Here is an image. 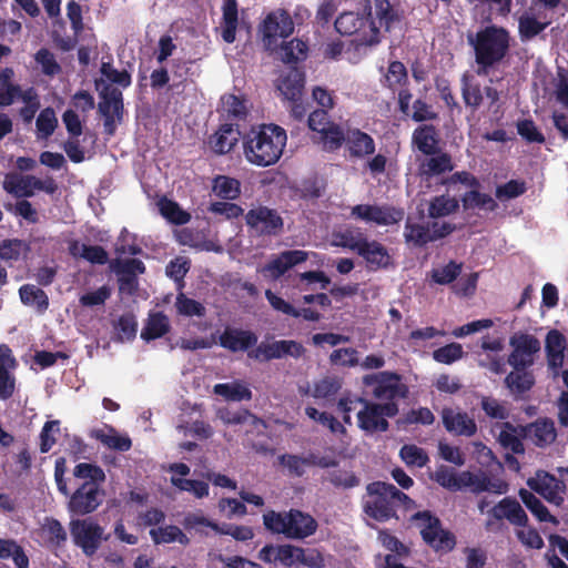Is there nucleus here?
<instances>
[{
    "label": "nucleus",
    "instance_id": "39",
    "mask_svg": "<svg viewBox=\"0 0 568 568\" xmlns=\"http://www.w3.org/2000/svg\"><path fill=\"white\" fill-rule=\"evenodd\" d=\"M29 251V244L20 239H6L0 242V260L9 265L18 262Z\"/></svg>",
    "mask_w": 568,
    "mask_h": 568
},
{
    "label": "nucleus",
    "instance_id": "52",
    "mask_svg": "<svg viewBox=\"0 0 568 568\" xmlns=\"http://www.w3.org/2000/svg\"><path fill=\"white\" fill-rule=\"evenodd\" d=\"M214 193L223 200H235L240 195V182L236 179L219 175L214 180Z\"/></svg>",
    "mask_w": 568,
    "mask_h": 568
},
{
    "label": "nucleus",
    "instance_id": "53",
    "mask_svg": "<svg viewBox=\"0 0 568 568\" xmlns=\"http://www.w3.org/2000/svg\"><path fill=\"white\" fill-rule=\"evenodd\" d=\"M305 414L308 418L327 427L333 434H346L345 426L329 413L318 412L315 407L307 406L305 408Z\"/></svg>",
    "mask_w": 568,
    "mask_h": 568
},
{
    "label": "nucleus",
    "instance_id": "23",
    "mask_svg": "<svg viewBox=\"0 0 568 568\" xmlns=\"http://www.w3.org/2000/svg\"><path fill=\"white\" fill-rule=\"evenodd\" d=\"M369 271L388 268L393 264L388 248L376 240L365 239L357 253Z\"/></svg>",
    "mask_w": 568,
    "mask_h": 568
},
{
    "label": "nucleus",
    "instance_id": "1",
    "mask_svg": "<svg viewBox=\"0 0 568 568\" xmlns=\"http://www.w3.org/2000/svg\"><path fill=\"white\" fill-rule=\"evenodd\" d=\"M100 71L109 82L95 80V89L100 98L98 112L103 118L104 134L113 136L116 125L122 123L124 115L123 94L120 88H129L132 78L126 70L119 71L108 62L102 63Z\"/></svg>",
    "mask_w": 568,
    "mask_h": 568
},
{
    "label": "nucleus",
    "instance_id": "6",
    "mask_svg": "<svg viewBox=\"0 0 568 568\" xmlns=\"http://www.w3.org/2000/svg\"><path fill=\"white\" fill-rule=\"evenodd\" d=\"M366 491L368 499L364 503V511L368 517L379 523L398 519L393 484L373 481L366 486Z\"/></svg>",
    "mask_w": 568,
    "mask_h": 568
},
{
    "label": "nucleus",
    "instance_id": "22",
    "mask_svg": "<svg viewBox=\"0 0 568 568\" xmlns=\"http://www.w3.org/2000/svg\"><path fill=\"white\" fill-rule=\"evenodd\" d=\"M257 339V335L251 329L226 327L219 336V344L232 353H239L256 346Z\"/></svg>",
    "mask_w": 568,
    "mask_h": 568
},
{
    "label": "nucleus",
    "instance_id": "46",
    "mask_svg": "<svg viewBox=\"0 0 568 568\" xmlns=\"http://www.w3.org/2000/svg\"><path fill=\"white\" fill-rule=\"evenodd\" d=\"M21 302L26 305H36L39 312H44L49 307L47 293L34 285L24 284L19 288Z\"/></svg>",
    "mask_w": 568,
    "mask_h": 568
},
{
    "label": "nucleus",
    "instance_id": "40",
    "mask_svg": "<svg viewBox=\"0 0 568 568\" xmlns=\"http://www.w3.org/2000/svg\"><path fill=\"white\" fill-rule=\"evenodd\" d=\"M505 384L515 395L529 392L535 385V377L527 369H514L505 377Z\"/></svg>",
    "mask_w": 568,
    "mask_h": 568
},
{
    "label": "nucleus",
    "instance_id": "31",
    "mask_svg": "<svg viewBox=\"0 0 568 568\" xmlns=\"http://www.w3.org/2000/svg\"><path fill=\"white\" fill-rule=\"evenodd\" d=\"M566 339L562 333L557 329H551L548 332L546 336V355L548 366L557 371L564 365V351H565Z\"/></svg>",
    "mask_w": 568,
    "mask_h": 568
},
{
    "label": "nucleus",
    "instance_id": "8",
    "mask_svg": "<svg viewBox=\"0 0 568 568\" xmlns=\"http://www.w3.org/2000/svg\"><path fill=\"white\" fill-rule=\"evenodd\" d=\"M410 520L419 528L423 540L436 551H452L456 546L455 535L442 527L440 519L429 510L415 513Z\"/></svg>",
    "mask_w": 568,
    "mask_h": 568
},
{
    "label": "nucleus",
    "instance_id": "50",
    "mask_svg": "<svg viewBox=\"0 0 568 568\" xmlns=\"http://www.w3.org/2000/svg\"><path fill=\"white\" fill-rule=\"evenodd\" d=\"M342 388L336 377H324L314 383L312 396L316 399H333Z\"/></svg>",
    "mask_w": 568,
    "mask_h": 568
},
{
    "label": "nucleus",
    "instance_id": "15",
    "mask_svg": "<svg viewBox=\"0 0 568 568\" xmlns=\"http://www.w3.org/2000/svg\"><path fill=\"white\" fill-rule=\"evenodd\" d=\"M306 348L302 343L294 339H280L272 343H260L255 349L248 352V357L258 362H270L283 357L295 359L304 356Z\"/></svg>",
    "mask_w": 568,
    "mask_h": 568
},
{
    "label": "nucleus",
    "instance_id": "63",
    "mask_svg": "<svg viewBox=\"0 0 568 568\" xmlns=\"http://www.w3.org/2000/svg\"><path fill=\"white\" fill-rule=\"evenodd\" d=\"M527 191V184L524 180H510L505 184L498 185L495 195L499 201L516 199Z\"/></svg>",
    "mask_w": 568,
    "mask_h": 568
},
{
    "label": "nucleus",
    "instance_id": "34",
    "mask_svg": "<svg viewBox=\"0 0 568 568\" xmlns=\"http://www.w3.org/2000/svg\"><path fill=\"white\" fill-rule=\"evenodd\" d=\"M518 496L527 509L537 518L540 523H550L558 525L559 520L557 517L551 515L544 503L530 490L520 488Z\"/></svg>",
    "mask_w": 568,
    "mask_h": 568
},
{
    "label": "nucleus",
    "instance_id": "24",
    "mask_svg": "<svg viewBox=\"0 0 568 568\" xmlns=\"http://www.w3.org/2000/svg\"><path fill=\"white\" fill-rule=\"evenodd\" d=\"M305 84V73L296 67L290 68L276 80V89L287 101L302 98Z\"/></svg>",
    "mask_w": 568,
    "mask_h": 568
},
{
    "label": "nucleus",
    "instance_id": "54",
    "mask_svg": "<svg viewBox=\"0 0 568 568\" xmlns=\"http://www.w3.org/2000/svg\"><path fill=\"white\" fill-rule=\"evenodd\" d=\"M405 241L414 246L422 247L432 241L428 225L407 222L404 232Z\"/></svg>",
    "mask_w": 568,
    "mask_h": 568
},
{
    "label": "nucleus",
    "instance_id": "47",
    "mask_svg": "<svg viewBox=\"0 0 568 568\" xmlns=\"http://www.w3.org/2000/svg\"><path fill=\"white\" fill-rule=\"evenodd\" d=\"M345 140L346 133L334 122H331V124L320 133V141L327 151L338 150L345 143Z\"/></svg>",
    "mask_w": 568,
    "mask_h": 568
},
{
    "label": "nucleus",
    "instance_id": "30",
    "mask_svg": "<svg viewBox=\"0 0 568 568\" xmlns=\"http://www.w3.org/2000/svg\"><path fill=\"white\" fill-rule=\"evenodd\" d=\"M239 27V4L237 0H223L221 37L224 42L233 43L236 39Z\"/></svg>",
    "mask_w": 568,
    "mask_h": 568
},
{
    "label": "nucleus",
    "instance_id": "5",
    "mask_svg": "<svg viewBox=\"0 0 568 568\" xmlns=\"http://www.w3.org/2000/svg\"><path fill=\"white\" fill-rule=\"evenodd\" d=\"M484 528L487 532L500 534L507 526L505 520L515 527H527L529 519L520 503L514 497H505L486 513Z\"/></svg>",
    "mask_w": 568,
    "mask_h": 568
},
{
    "label": "nucleus",
    "instance_id": "21",
    "mask_svg": "<svg viewBox=\"0 0 568 568\" xmlns=\"http://www.w3.org/2000/svg\"><path fill=\"white\" fill-rule=\"evenodd\" d=\"M442 420L445 429L455 436L471 437L477 433V424L466 412L444 407Z\"/></svg>",
    "mask_w": 568,
    "mask_h": 568
},
{
    "label": "nucleus",
    "instance_id": "16",
    "mask_svg": "<svg viewBox=\"0 0 568 568\" xmlns=\"http://www.w3.org/2000/svg\"><path fill=\"white\" fill-rule=\"evenodd\" d=\"M351 215L367 223L389 226L399 223L404 219L405 211L389 204H357L352 207Z\"/></svg>",
    "mask_w": 568,
    "mask_h": 568
},
{
    "label": "nucleus",
    "instance_id": "42",
    "mask_svg": "<svg viewBox=\"0 0 568 568\" xmlns=\"http://www.w3.org/2000/svg\"><path fill=\"white\" fill-rule=\"evenodd\" d=\"M213 392L232 402L250 400L252 398L251 389L240 382L216 384Z\"/></svg>",
    "mask_w": 568,
    "mask_h": 568
},
{
    "label": "nucleus",
    "instance_id": "3",
    "mask_svg": "<svg viewBox=\"0 0 568 568\" xmlns=\"http://www.w3.org/2000/svg\"><path fill=\"white\" fill-rule=\"evenodd\" d=\"M509 32L495 24L480 29L474 38H469V43L475 53L478 75H487L504 61L509 52Z\"/></svg>",
    "mask_w": 568,
    "mask_h": 568
},
{
    "label": "nucleus",
    "instance_id": "64",
    "mask_svg": "<svg viewBox=\"0 0 568 568\" xmlns=\"http://www.w3.org/2000/svg\"><path fill=\"white\" fill-rule=\"evenodd\" d=\"M377 539L384 548L393 552L392 555L396 557H405L409 554L408 547L387 529H378Z\"/></svg>",
    "mask_w": 568,
    "mask_h": 568
},
{
    "label": "nucleus",
    "instance_id": "33",
    "mask_svg": "<svg viewBox=\"0 0 568 568\" xmlns=\"http://www.w3.org/2000/svg\"><path fill=\"white\" fill-rule=\"evenodd\" d=\"M171 329L170 320L163 312H151L141 332L146 342L163 337Z\"/></svg>",
    "mask_w": 568,
    "mask_h": 568
},
{
    "label": "nucleus",
    "instance_id": "35",
    "mask_svg": "<svg viewBox=\"0 0 568 568\" xmlns=\"http://www.w3.org/2000/svg\"><path fill=\"white\" fill-rule=\"evenodd\" d=\"M149 535L154 545L179 542L187 546L190 544V538L175 525L151 528Z\"/></svg>",
    "mask_w": 568,
    "mask_h": 568
},
{
    "label": "nucleus",
    "instance_id": "61",
    "mask_svg": "<svg viewBox=\"0 0 568 568\" xmlns=\"http://www.w3.org/2000/svg\"><path fill=\"white\" fill-rule=\"evenodd\" d=\"M328 481L335 488L351 489L357 487L361 479L351 470L335 469L327 474Z\"/></svg>",
    "mask_w": 568,
    "mask_h": 568
},
{
    "label": "nucleus",
    "instance_id": "58",
    "mask_svg": "<svg viewBox=\"0 0 568 568\" xmlns=\"http://www.w3.org/2000/svg\"><path fill=\"white\" fill-rule=\"evenodd\" d=\"M34 61L41 67V72L48 77H54L62 70L54 54L47 48H41L36 52Z\"/></svg>",
    "mask_w": 568,
    "mask_h": 568
},
{
    "label": "nucleus",
    "instance_id": "51",
    "mask_svg": "<svg viewBox=\"0 0 568 568\" xmlns=\"http://www.w3.org/2000/svg\"><path fill=\"white\" fill-rule=\"evenodd\" d=\"M399 457L409 467L423 468L429 462L427 453L414 444L404 445L399 450Z\"/></svg>",
    "mask_w": 568,
    "mask_h": 568
},
{
    "label": "nucleus",
    "instance_id": "49",
    "mask_svg": "<svg viewBox=\"0 0 568 568\" xmlns=\"http://www.w3.org/2000/svg\"><path fill=\"white\" fill-rule=\"evenodd\" d=\"M174 306L179 315L186 317H203L206 314L205 306L202 303L187 297L184 293L176 295Z\"/></svg>",
    "mask_w": 568,
    "mask_h": 568
},
{
    "label": "nucleus",
    "instance_id": "20",
    "mask_svg": "<svg viewBox=\"0 0 568 568\" xmlns=\"http://www.w3.org/2000/svg\"><path fill=\"white\" fill-rule=\"evenodd\" d=\"M317 528L318 524L312 515L294 508L286 511V538L303 540L313 536Z\"/></svg>",
    "mask_w": 568,
    "mask_h": 568
},
{
    "label": "nucleus",
    "instance_id": "25",
    "mask_svg": "<svg viewBox=\"0 0 568 568\" xmlns=\"http://www.w3.org/2000/svg\"><path fill=\"white\" fill-rule=\"evenodd\" d=\"M241 138L237 124L224 123L209 138V145L215 154H226L236 145Z\"/></svg>",
    "mask_w": 568,
    "mask_h": 568
},
{
    "label": "nucleus",
    "instance_id": "56",
    "mask_svg": "<svg viewBox=\"0 0 568 568\" xmlns=\"http://www.w3.org/2000/svg\"><path fill=\"white\" fill-rule=\"evenodd\" d=\"M462 95L465 105L474 111L483 103V91L479 83L470 82L467 77L462 80Z\"/></svg>",
    "mask_w": 568,
    "mask_h": 568
},
{
    "label": "nucleus",
    "instance_id": "59",
    "mask_svg": "<svg viewBox=\"0 0 568 568\" xmlns=\"http://www.w3.org/2000/svg\"><path fill=\"white\" fill-rule=\"evenodd\" d=\"M3 189L16 197H31L34 195L26 182V175H7L3 181Z\"/></svg>",
    "mask_w": 568,
    "mask_h": 568
},
{
    "label": "nucleus",
    "instance_id": "62",
    "mask_svg": "<svg viewBox=\"0 0 568 568\" xmlns=\"http://www.w3.org/2000/svg\"><path fill=\"white\" fill-rule=\"evenodd\" d=\"M36 125L41 138L47 139L52 135L58 126L54 110L50 106L43 109L37 118Z\"/></svg>",
    "mask_w": 568,
    "mask_h": 568
},
{
    "label": "nucleus",
    "instance_id": "55",
    "mask_svg": "<svg viewBox=\"0 0 568 568\" xmlns=\"http://www.w3.org/2000/svg\"><path fill=\"white\" fill-rule=\"evenodd\" d=\"M73 476L75 478L84 479V483H94L95 486H100L105 480V474L103 469L93 464L80 463L73 469Z\"/></svg>",
    "mask_w": 568,
    "mask_h": 568
},
{
    "label": "nucleus",
    "instance_id": "9",
    "mask_svg": "<svg viewBox=\"0 0 568 568\" xmlns=\"http://www.w3.org/2000/svg\"><path fill=\"white\" fill-rule=\"evenodd\" d=\"M245 224L253 236H278L284 230V220L276 209L257 205L244 215Z\"/></svg>",
    "mask_w": 568,
    "mask_h": 568
},
{
    "label": "nucleus",
    "instance_id": "17",
    "mask_svg": "<svg viewBox=\"0 0 568 568\" xmlns=\"http://www.w3.org/2000/svg\"><path fill=\"white\" fill-rule=\"evenodd\" d=\"M68 510L72 515L85 516L103 503L104 491L94 483H83L75 491L70 495Z\"/></svg>",
    "mask_w": 568,
    "mask_h": 568
},
{
    "label": "nucleus",
    "instance_id": "36",
    "mask_svg": "<svg viewBox=\"0 0 568 568\" xmlns=\"http://www.w3.org/2000/svg\"><path fill=\"white\" fill-rule=\"evenodd\" d=\"M307 50V43L295 38L283 42L278 48V54L282 62L286 64H295L306 59Z\"/></svg>",
    "mask_w": 568,
    "mask_h": 568
},
{
    "label": "nucleus",
    "instance_id": "2",
    "mask_svg": "<svg viewBox=\"0 0 568 568\" xmlns=\"http://www.w3.org/2000/svg\"><path fill=\"white\" fill-rule=\"evenodd\" d=\"M246 161L260 168L274 165L281 159L287 142L286 131L274 123L253 125L243 136Z\"/></svg>",
    "mask_w": 568,
    "mask_h": 568
},
{
    "label": "nucleus",
    "instance_id": "38",
    "mask_svg": "<svg viewBox=\"0 0 568 568\" xmlns=\"http://www.w3.org/2000/svg\"><path fill=\"white\" fill-rule=\"evenodd\" d=\"M11 558L17 568H30L29 557L14 539L0 538V559Z\"/></svg>",
    "mask_w": 568,
    "mask_h": 568
},
{
    "label": "nucleus",
    "instance_id": "32",
    "mask_svg": "<svg viewBox=\"0 0 568 568\" xmlns=\"http://www.w3.org/2000/svg\"><path fill=\"white\" fill-rule=\"evenodd\" d=\"M428 156L419 165L422 176L429 179L454 170L453 159L449 153L438 151L437 154Z\"/></svg>",
    "mask_w": 568,
    "mask_h": 568
},
{
    "label": "nucleus",
    "instance_id": "44",
    "mask_svg": "<svg viewBox=\"0 0 568 568\" xmlns=\"http://www.w3.org/2000/svg\"><path fill=\"white\" fill-rule=\"evenodd\" d=\"M41 534L49 546L60 547L67 541V531L61 523L53 518L47 517L41 527Z\"/></svg>",
    "mask_w": 568,
    "mask_h": 568
},
{
    "label": "nucleus",
    "instance_id": "10",
    "mask_svg": "<svg viewBox=\"0 0 568 568\" xmlns=\"http://www.w3.org/2000/svg\"><path fill=\"white\" fill-rule=\"evenodd\" d=\"M260 31L265 50L273 52L280 38L286 39L294 32V21L286 9L278 8L266 14Z\"/></svg>",
    "mask_w": 568,
    "mask_h": 568
},
{
    "label": "nucleus",
    "instance_id": "57",
    "mask_svg": "<svg viewBox=\"0 0 568 568\" xmlns=\"http://www.w3.org/2000/svg\"><path fill=\"white\" fill-rule=\"evenodd\" d=\"M22 101L26 105L20 109L19 114L24 123H30L41 106L37 90L33 87L26 89Z\"/></svg>",
    "mask_w": 568,
    "mask_h": 568
},
{
    "label": "nucleus",
    "instance_id": "11",
    "mask_svg": "<svg viewBox=\"0 0 568 568\" xmlns=\"http://www.w3.org/2000/svg\"><path fill=\"white\" fill-rule=\"evenodd\" d=\"M69 526L73 544L88 557L95 555L102 541L108 539L103 527L93 518L72 519Z\"/></svg>",
    "mask_w": 568,
    "mask_h": 568
},
{
    "label": "nucleus",
    "instance_id": "19",
    "mask_svg": "<svg viewBox=\"0 0 568 568\" xmlns=\"http://www.w3.org/2000/svg\"><path fill=\"white\" fill-rule=\"evenodd\" d=\"M302 547L292 544L265 545L258 551V559L266 564H280L285 568L298 566Z\"/></svg>",
    "mask_w": 568,
    "mask_h": 568
},
{
    "label": "nucleus",
    "instance_id": "41",
    "mask_svg": "<svg viewBox=\"0 0 568 568\" xmlns=\"http://www.w3.org/2000/svg\"><path fill=\"white\" fill-rule=\"evenodd\" d=\"M459 209V201L447 194L434 196L428 205V216L432 219L445 217Z\"/></svg>",
    "mask_w": 568,
    "mask_h": 568
},
{
    "label": "nucleus",
    "instance_id": "29",
    "mask_svg": "<svg viewBox=\"0 0 568 568\" xmlns=\"http://www.w3.org/2000/svg\"><path fill=\"white\" fill-rule=\"evenodd\" d=\"M308 254L301 250H291L282 252L276 258L272 260L266 265V271L271 273L274 278L283 276L293 266L307 261Z\"/></svg>",
    "mask_w": 568,
    "mask_h": 568
},
{
    "label": "nucleus",
    "instance_id": "27",
    "mask_svg": "<svg viewBox=\"0 0 568 568\" xmlns=\"http://www.w3.org/2000/svg\"><path fill=\"white\" fill-rule=\"evenodd\" d=\"M525 437L537 447H546L555 442L557 433L555 423L549 418H538L524 428Z\"/></svg>",
    "mask_w": 568,
    "mask_h": 568
},
{
    "label": "nucleus",
    "instance_id": "12",
    "mask_svg": "<svg viewBox=\"0 0 568 568\" xmlns=\"http://www.w3.org/2000/svg\"><path fill=\"white\" fill-rule=\"evenodd\" d=\"M363 384L372 388V395L379 400L395 402L406 398L408 387L402 383L400 376L393 372H379L363 377Z\"/></svg>",
    "mask_w": 568,
    "mask_h": 568
},
{
    "label": "nucleus",
    "instance_id": "18",
    "mask_svg": "<svg viewBox=\"0 0 568 568\" xmlns=\"http://www.w3.org/2000/svg\"><path fill=\"white\" fill-rule=\"evenodd\" d=\"M367 24L366 16L353 11L341 13L334 22L335 29L339 34L354 37L353 42L356 47H369L368 42L364 40L368 33Z\"/></svg>",
    "mask_w": 568,
    "mask_h": 568
},
{
    "label": "nucleus",
    "instance_id": "28",
    "mask_svg": "<svg viewBox=\"0 0 568 568\" xmlns=\"http://www.w3.org/2000/svg\"><path fill=\"white\" fill-rule=\"evenodd\" d=\"M412 143L425 155H435L439 151V133L433 124L417 126L412 135Z\"/></svg>",
    "mask_w": 568,
    "mask_h": 568
},
{
    "label": "nucleus",
    "instance_id": "26",
    "mask_svg": "<svg viewBox=\"0 0 568 568\" xmlns=\"http://www.w3.org/2000/svg\"><path fill=\"white\" fill-rule=\"evenodd\" d=\"M345 146L351 158L364 159L375 153V141L366 132L355 128L346 131Z\"/></svg>",
    "mask_w": 568,
    "mask_h": 568
},
{
    "label": "nucleus",
    "instance_id": "7",
    "mask_svg": "<svg viewBox=\"0 0 568 568\" xmlns=\"http://www.w3.org/2000/svg\"><path fill=\"white\" fill-rule=\"evenodd\" d=\"M368 33L364 38L369 47L376 45L382 40V30L390 32L402 21V13L389 0H373L366 14Z\"/></svg>",
    "mask_w": 568,
    "mask_h": 568
},
{
    "label": "nucleus",
    "instance_id": "43",
    "mask_svg": "<svg viewBox=\"0 0 568 568\" xmlns=\"http://www.w3.org/2000/svg\"><path fill=\"white\" fill-rule=\"evenodd\" d=\"M366 237V234L363 233L361 229L347 227L334 233V244L343 248H348L357 254Z\"/></svg>",
    "mask_w": 568,
    "mask_h": 568
},
{
    "label": "nucleus",
    "instance_id": "14",
    "mask_svg": "<svg viewBox=\"0 0 568 568\" xmlns=\"http://www.w3.org/2000/svg\"><path fill=\"white\" fill-rule=\"evenodd\" d=\"M527 486L550 505L561 507L565 503L566 483L547 470H537L535 477L528 478Z\"/></svg>",
    "mask_w": 568,
    "mask_h": 568
},
{
    "label": "nucleus",
    "instance_id": "37",
    "mask_svg": "<svg viewBox=\"0 0 568 568\" xmlns=\"http://www.w3.org/2000/svg\"><path fill=\"white\" fill-rule=\"evenodd\" d=\"M460 202L465 211L477 207L494 212L498 209V203L489 194L479 192V189L465 192Z\"/></svg>",
    "mask_w": 568,
    "mask_h": 568
},
{
    "label": "nucleus",
    "instance_id": "4",
    "mask_svg": "<svg viewBox=\"0 0 568 568\" xmlns=\"http://www.w3.org/2000/svg\"><path fill=\"white\" fill-rule=\"evenodd\" d=\"M356 400L363 406L357 413V426L368 435L387 432V418L395 417L399 412L396 402L375 403L363 397H356Z\"/></svg>",
    "mask_w": 568,
    "mask_h": 568
},
{
    "label": "nucleus",
    "instance_id": "48",
    "mask_svg": "<svg viewBox=\"0 0 568 568\" xmlns=\"http://www.w3.org/2000/svg\"><path fill=\"white\" fill-rule=\"evenodd\" d=\"M110 433L111 434H106L104 430L98 429L94 432V437L103 445L114 450L128 452L131 448L132 442L130 437L119 435L113 427H110Z\"/></svg>",
    "mask_w": 568,
    "mask_h": 568
},
{
    "label": "nucleus",
    "instance_id": "13",
    "mask_svg": "<svg viewBox=\"0 0 568 568\" xmlns=\"http://www.w3.org/2000/svg\"><path fill=\"white\" fill-rule=\"evenodd\" d=\"M513 347L507 362L514 369H528L535 363V355L540 351L539 339L528 333L517 332L509 338Z\"/></svg>",
    "mask_w": 568,
    "mask_h": 568
},
{
    "label": "nucleus",
    "instance_id": "45",
    "mask_svg": "<svg viewBox=\"0 0 568 568\" xmlns=\"http://www.w3.org/2000/svg\"><path fill=\"white\" fill-rule=\"evenodd\" d=\"M159 209L162 216L175 225H184L191 220L190 213L182 210L178 202L166 197L159 201Z\"/></svg>",
    "mask_w": 568,
    "mask_h": 568
},
{
    "label": "nucleus",
    "instance_id": "60",
    "mask_svg": "<svg viewBox=\"0 0 568 568\" xmlns=\"http://www.w3.org/2000/svg\"><path fill=\"white\" fill-rule=\"evenodd\" d=\"M432 355L435 362L450 365L463 357L464 351L459 343L454 342L435 349Z\"/></svg>",
    "mask_w": 568,
    "mask_h": 568
}]
</instances>
